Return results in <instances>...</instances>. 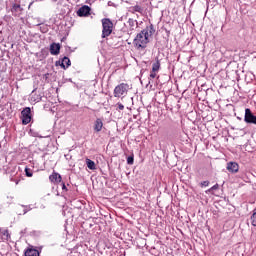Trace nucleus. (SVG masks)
Masks as SVG:
<instances>
[{"instance_id":"f257e3e1","label":"nucleus","mask_w":256,"mask_h":256,"mask_svg":"<svg viewBox=\"0 0 256 256\" xmlns=\"http://www.w3.org/2000/svg\"><path fill=\"white\" fill-rule=\"evenodd\" d=\"M143 30L137 34L133 41L134 47L141 51V49H145L147 47V43H149V36Z\"/></svg>"},{"instance_id":"f03ea898","label":"nucleus","mask_w":256,"mask_h":256,"mask_svg":"<svg viewBox=\"0 0 256 256\" xmlns=\"http://www.w3.org/2000/svg\"><path fill=\"white\" fill-rule=\"evenodd\" d=\"M102 38L109 37L113 33V22L109 18L102 19Z\"/></svg>"},{"instance_id":"7ed1b4c3","label":"nucleus","mask_w":256,"mask_h":256,"mask_svg":"<svg viewBox=\"0 0 256 256\" xmlns=\"http://www.w3.org/2000/svg\"><path fill=\"white\" fill-rule=\"evenodd\" d=\"M244 121L249 125H256V115L249 108L245 109Z\"/></svg>"},{"instance_id":"20e7f679","label":"nucleus","mask_w":256,"mask_h":256,"mask_svg":"<svg viewBox=\"0 0 256 256\" xmlns=\"http://www.w3.org/2000/svg\"><path fill=\"white\" fill-rule=\"evenodd\" d=\"M22 116V124L23 125H29L31 123V108L26 107L21 112Z\"/></svg>"},{"instance_id":"39448f33","label":"nucleus","mask_w":256,"mask_h":256,"mask_svg":"<svg viewBox=\"0 0 256 256\" xmlns=\"http://www.w3.org/2000/svg\"><path fill=\"white\" fill-rule=\"evenodd\" d=\"M127 89H129V86L127 84H119L114 89V97H121L122 95H125V93H127Z\"/></svg>"},{"instance_id":"423d86ee","label":"nucleus","mask_w":256,"mask_h":256,"mask_svg":"<svg viewBox=\"0 0 256 256\" xmlns=\"http://www.w3.org/2000/svg\"><path fill=\"white\" fill-rule=\"evenodd\" d=\"M78 17H87L91 15V7L84 5L80 7L77 11Z\"/></svg>"},{"instance_id":"0eeeda50","label":"nucleus","mask_w":256,"mask_h":256,"mask_svg":"<svg viewBox=\"0 0 256 256\" xmlns=\"http://www.w3.org/2000/svg\"><path fill=\"white\" fill-rule=\"evenodd\" d=\"M226 169L230 173H237L239 171V164L237 162H229Z\"/></svg>"},{"instance_id":"6e6552de","label":"nucleus","mask_w":256,"mask_h":256,"mask_svg":"<svg viewBox=\"0 0 256 256\" xmlns=\"http://www.w3.org/2000/svg\"><path fill=\"white\" fill-rule=\"evenodd\" d=\"M61 51V45L57 43H52L50 45V53L51 55H59Z\"/></svg>"},{"instance_id":"1a4fd4ad","label":"nucleus","mask_w":256,"mask_h":256,"mask_svg":"<svg viewBox=\"0 0 256 256\" xmlns=\"http://www.w3.org/2000/svg\"><path fill=\"white\" fill-rule=\"evenodd\" d=\"M49 180L51 181V183H54L57 185L58 183H61L62 178L59 173L54 172L49 176Z\"/></svg>"},{"instance_id":"9d476101","label":"nucleus","mask_w":256,"mask_h":256,"mask_svg":"<svg viewBox=\"0 0 256 256\" xmlns=\"http://www.w3.org/2000/svg\"><path fill=\"white\" fill-rule=\"evenodd\" d=\"M60 67H62V69H67V68L71 67V60L69 59V57L65 56L61 60Z\"/></svg>"},{"instance_id":"9b49d317","label":"nucleus","mask_w":256,"mask_h":256,"mask_svg":"<svg viewBox=\"0 0 256 256\" xmlns=\"http://www.w3.org/2000/svg\"><path fill=\"white\" fill-rule=\"evenodd\" d=\"M127 25L129 27L130 31H135V29H137L138 23H137V20H134L133 18H130L127 21Z\"/></svg>"},{"instance_id":"f8f14e48","label":"nucleus","mask_w":256,"mask_h":256,"mask_svg":"<svg viewBox=\"0 0 256 256\" xmlns=\"http://www.w3.org/2000/svg\"><path fill=\"white\" fill-rule=\"evenodd\" d=\"M101 129H103V121L98 118L94 123V130L96 131V133H99Z\"/></svg>"},{"instance_id":"ddd939ff","label":"nucleus","mask_w":256,"mask_h":256,"mask_svg":"<svg viewBox=\"0 0 256 256\" xmlns=\"http://www.w3.org/2000/svg\"><path fill=\"white\" fill-rule=\"evenodd\" d=\"M142 31H144L149 38L151 37V35L155 33V28L153 27V24H151L150 26L146 27Z\"/></svg>"},{"instance_id":"4468645a","label":"nucleus","mask_w":256,"mask_h":256,"mask_svg":"<svg viewBox=\"0 0 256 256\" xmlns=\"http://www.w3.org/2000/svg\"><path fill=\"white\" fill-rule=\"evenodd\" d=\"M11 11H12L13 15H15V16L19 15V13H21V11H22L21 5L14 4Z\"/></svg>"},{"instance_id":"2eb2a0df","label":"nucleus","mask_w":256,"mask_h":256,"mask_svg":"<svg viewBox=\"0 0 256 256\" xmlns=\"http://www.w3.org/2000/svg\"><path fill=\"white\" fill-rule=\"evenodd\" d=\"M25 256H39V251H37V249L30 248L25 251Z\"/></svg>"},{"instance_id":"dca6fc26","label":"nucleus","mask_w":256,"mask_h":256,"mask_svg":"<svg viewBox=\"0 0 256 256\" xmlns=\"http://www.w3.org/2000/svg\"><path fill=\"white\" fill-rule=\"evenodd\" d=\"M0 233L3 237V239H5V241H9V239H11V235L9 234V230L2 229V230H0Z\"/></svg>"},{"instance_id":"f3484780","label":"nucleus","mask_w":256,"mask_h":256,"mask_svg":"<svg viewBox=\"0 0 256 256\" xmlns=\"http://www.w3.org/2000/svg\"><path fill=\"white\" fill-rule=\"evenodd\" d=\"M86 165L91 171H95V162L89 158L86 159Z\"/></svg>"},{"instance_id":"a211bd4d","label":"nucleus","mask_w":256,"mask_h":256,"mask_svg":"<svg viewBox=\"0 0 256 256\" xmlns=\"http://www.w3.org/2000/svg\"><path fill=\"white\" fill-rule=\"evenodd\" d=\"M159 69H161V63L159 62V60H157L156 62L153 63L152 65V71L158 73Z\"/></svg>"},{"instance_id":"6ab92c4d","label":"nucleus","mask_w":256,"mask_h":256,"mask_svg":"<svg viewBox=\"0 0 256 256\" xmlns=\"http://www.w3.org/2000/svg\"><path fill=\"white\" fill-rule=\"evenodd\" d=\"M25 174H26V177H33V170H31L30 168L26 167L25 168Z\"/></svg>"},{"instance_id":"aec40b11","label":"nucleus","mask_w":256,"mask_h":256,"mask_svg":"<svg viewBox=\"0 0 256 256\" xmlns=\"http://www.w3.org/2000/svg\"><path fill=\"white\" fill-rule=\"evenodd\" d=\"M22 207H24L23 215H26V213H27L28 211H31V209H33V208H31L30 205H28V206L22 205Z\"/></svg>"},{"instance_id":"412c9836","label":"nucleus","mask_w":256,"mask_h":256,"mask_svg":"<svg viewBox=\"0 0 256 256\" xmlns=\"http://www.w3.org/2000/svg\"><path fill=\"white\" fill-rule=\"evenodd\" d=\"M133 11H136V13H141V11H143V8H141V6L136 5L133 7Z\"/></svg>"},{"instance_id":"4be33fe9","label":"nucleus","mask_w":256,"mask_h":256,"mask_svg":"<svg viewBox=\"0 0 256 256\" xmlns=\"http://www.w3.org/2000/svg\"><path fill=\"white\" fill-rule=\"evenodd\" d=\"M133 161H134L133 156H129V157L127 158V163H128V165H133Z\"/></svg>"},{"instance_id":"5701e85b","label":"nucleus","mask_w":256,"mask_h":256,"mask_svg":"<svg viewBox=\"0 0 256 256\" xmlns=\"http://www.w3.org/2000/svg\"><path fill=\"white\" fill-rule=\"evenodd\" d=\"M155 77H157V72H155V71L152 70V71L150 72V78H151V79H155Z\"/></svg>"},{"instance_id":"b1692460","label":"nucleus","mask_w":256,"mask_h":256,"mask_svg":"<svg viewBox=\"0 0 256 256\" xmlns=\"http://www.w3.org/2000/svg\"><path fill=\"white\" fill-rule=\"evenodd\" d=\"M51 1H52V3H58V5H63V2L65 0H51Z\"/></svg>"},{"instance_id":"393cba45","label":"nucleus","mask_w":256,"mask_h":256,"mask_svg":"<svg viewBox=\"0 0 256 256\" xmlns=\"http://www.w3.org/2000/svg\"><path fill=\"white\" fill-rule=\"evenodd\" d=\"M117 107H118L119 111H123V109H125V106L121 103H118Z\"/></svg>"},{"instance_id":"a878e982","label":"nucleus","mask_w":256,"mask_h":256,"mask_svg":"<svg viewBox=\"0 0 256 256\" xmlns=\"http://www.w3.org/2000/svg\"><path fill=\"white\" fill-rule=\"evenodd\" d=\"M216 189H219V184H215L211 187L210 191H216Z\"/></svg>"},{"instance_id":"bb28decb","label":"nucleus","mask_w":256,"mask_h":256,"mask_svg":"<svg viewBox=\"0 0 256 256\" xmlns=\"http://www.w3.org/2000/svg\"><path fill=\"white\" fill-rule=\"evenodd\" d=\"M201 185L202 187H209V181H203Z\"/></svg>"},{"instance_id":"cd10ccee","label":"nucleus","mask_w":256,"mask_h":256,"mask_svg":"<svg viewBox=\"0 0 256 256\" xmlns=\"http://www.w3.org/2000/svg\"><path fill=\"white\" fill-rule=\"evenodd\" d=\"M40 30L42 33H47V27H40Z\"/></svg>"},{"instance_id":"c85d7f7f","label":"nucleus","mask_w":256,"mask_h":256,"mask_svg":"<svg viewBox=\"0 0 256 256\" xmlns=\"http://www.w3.org/2000/svg\"><path fill=\"white\" fill-rule=\"evenodd\" d=\"M62 190L67 191V186L65 185V183H62Z\"/></svg>"},{"instance_id":"c756f323","label":"nucleus","mask_w":256,"mask_h":256,"mask_svg":"<svg viewBox=\"0 0 256 256\" xmlns=\"http://www.w3.org/2000/svg\"><path fill=\"white\" fill-rule=\"evenodd\" d=\"M32 135H33V137H41V136H39V133H37V132L33 133Z\"/></svg>"}]
</instances>
